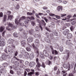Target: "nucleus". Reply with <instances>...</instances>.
Masks as SVG:
<instances>
[{
    "mask_svg": "<svg viewBox=\"0 0 76 76\" xmlns=\"http://www.w3.org/2000/svg\"><path fill=\"white\" fill-rule=\"evenodd\" d=\"M74 28H74V27H73V26H71V27H70V29L71 31H72V30H73V29H74Z\"/></svg>",
    "mask_w": 76,
    "mask_h": 76,
    "instance_id": "obj_43",
    "label": "nucleus"
},
{
    "mask_svg": "<svg viewBox=\"0 0 76 76\" xmlns=\"http://www.w3.org/2000/svg\"><path fill=\"white\" fill-rule=\"evenodd\" d=\"M13 35L14 37H18V35L17 33L16 32L14 33L13 34Z\"/></svg>",
    "mask_w": 76,
    "mask_h": 76,
    "instance_id": "obj_36",
    "label": "nucleus"
},
{
    "mask_svg": "<svg viewBox=\"0 0 76 76\" xmlns=\"http://www.w3.org/2000/svg\"><path fill=\"white\" fill-rule=\"evenodd\" d=\"M65 52L66 54H67V56H69L70 51L69 50H66L65 51Z\"/></svg>",
    "mask_w": 76,
    "mask_h": 76,
    "instance_id": "obj_24",
    "label": "nucleus"
},
{
    "mask_svg": "<svg viewBox=\"0 0 76 76\" xmlns=\"http://www.w3.org/2000/svg\"><path fill=\"white\" fill-rule=\"evenodd\" d=\"M4 29V27L3 26H1L0 28V32H2L3 31V30Z\"/></svg>",
    "mask_w": 76,
    "mask_h": 76,
    "instance_id": "obj_29",
    "label": "nucleus"
},
{
    "mask_svg": "<svg viewBox=\"0 0 76 76\" xmlns=\"http://www.w3.org/2000/svg\"><path fill=\"white\" fill-rule=\"evenodd\" d=\"M69 58V56H64L63 58V60H64V61H67V60H68Z\"/></svg>",
    "mask_w": 76,
    "mask_h": 76,
    "instance_id": "obj_11",
    "label": "nucleus"
},
{
    "mask_svg": "<svg viewBox=\"0 0 76 76\" xmlns=\"http://www.w3.org/2000/svg\"><path fill=\"white\" fill-rule=\"evenodd\" d=\"M34 37H36V38H39V37H40L41 36L39 35V34H36L34 35Z\"/></svg>",
    "mask_w": 76,
    "mask_h": 76,
    "instance_id": "obj_30",
    "label": "nucleus"
},
{
    "mask_svg": "<svg viewBox=\"0 0 76 76\" xmlns=\"http://www.w3.org/2000/svg\"><path fill=\"white\" fill-rule=\"evenodd\" d=\"M33 48L34 49V50L36 51L37 53L38 54V56L39 55V50H38V48H37L35 46H33Z\"/></svg>",
    "mask_w": 76,
    "mask_h": 76,
    "instance_id": "obj_9",
    "label": "nucleus"
},
{
    "mask_svg": "<svg viewBox=\"0 0 76 76\" xmlns=\"http://www.w3.org/2000/svg\"><path fill=\"white\" fill-rule=\"evenodd\" d=\"M3 69H1V67H0V76H1V73H2V71Z\"/></svg>",
    "mask_w": 76,
    "mask_h": 76,
    "instance_id": "obj_53",
    "label": "nucleus"
},
{
    "mask_svg": "<svg viewBox=\"0 0 76 76\" xmlns=\"http://www.w3.org/2000/svg\"><path fill=\"white\" fill-rule=\"evenodd\" d=\"M44 19L45 20L46 22H48L47 21H48V20L45 17L44 18Z\"/></svg>",
    "mask_w": 76,
    "mask_h": 76,
    "instance_id": "obj_55",
    "label": "nucleus"
},
{
    "mask_svg": "<svg viewBox=\"0 0 76 76\" xmlns=\"http://www.w3.org/2000/svg\"><path fill=\"white\" fill-rule=\"evenodd\" d=\"M31 25H32V26H35V22L34 21H32L31 22Z\"/></svg>",
    "mask_w": 76,
    "mask_h": 76,
    "instance_id": "obj_50",
    "label": "nucleus"
},
{
    "mask_svg": "<svg viewBox=\"0 0 76 76\" xmlns=\"http://www.w3.org/2000/svg\"><path fill=\"white\" fill-rule=\"evenodd\" d=\"M35 31H39V27H38V26H36V27L35 28Z\"/></svg>",
    "mask_w": 76,
    "mask_h": 76,
    "instance_id": "obj_40",
    "label": "nucleus"
},
{
    "mask_svg": "<svg viewBox=\"0 0 76 76\" xmlns=\"http://www.w3.org/2000/svg\"><path fill=\"white\" fill-rule=\"evenodd\" d=\"M47 9H48V8L46 7H43V9H44V10H47Z\"/></svg>",
    "mask_w": 76,
    "mask_h": 76,
    "instance_id": "obj_62",
    "label": "nucleus"
},
{
    "mask_svg": "<svg viewBox=\"0 0 76 76\" xmlns=\"http://www.w3.org/2000/svg\"><path fill=\"white\" fill-rule=\"evenodd\" d=\"M59 50L60 51H63V47H61Z\"/></svg>",
    "mask_w": 76,
    "mask_h": 76,
    "instance_id": "obj_47",
    "label": "nucleus"
},
{
    "mask_svg": "<svg viewBox=\"0 0 76 76\" xmlns=\"http://www.w3.org/2000/svg\"><path fill=\"white\" fill-rule=\"evenodd\" d=\"M27 20H28V21H30V20H31V17L30 16H27L26 17V18Z\"/></svg>",
    "mask_w": 76,
    "mask_h": 76,
    "instance_id": "obj_39",
    "label": "nucleus"
},
{
    "mask_svg": "<svg viewBox=\"0 0 76 76\" xmlns=\"http://www.w3.org/2000/svg\"><path fill=\"white\" fill-rule=\"evenodd\" d=\"M57 66H55L54 68V70L55 71H56V70H57Z\"/></svg>",
    "mask_w": 76,
    "mask_h": 76,
    "instance_id": "obj_59",
    "label": "nucleus"
},
{
    "mask_svg": "<svg viewBox=\"0 0 76 76\" xmlns=\"http://www.w3.org/2000/svg\"><path fill=\"white\" fill-rule=\"evenodd\" d=\"M66 45H68L69 46H72V44L70 42V40H68L66 41Z\"/></svg>",
    "mask_w": 76,
    "mask_h": 76,
    "instance_id": "obj_17",
    "label": "nucleus"
},
{
    "mask_svg": "<svg viewBox=\"0 0 76 76\" xmlns=\"http://www.w3.org/2000/svg\"><path fill=\"white\" fill-rule=\"evenodd\" d=\"M29 22V21L28 20H26L24 22V23L25 24H28V22Z\"/></svg>",
    "mask_w": 76,
    "mask_h": 76,
    "instance_id": "obj_60",
    "label": "nucleus"
},
{
    "mask_svg": "<svg viewBox=\"0 0 76 76\" xmlns=\"http://www.w3.org/2000/svg\"><path fill=\"white\" fill-rule=\"evenodd\" d=\"M19 64V63H18V62L17 61H15V66H18Z\"/></svg>",
    "mask_w": 76,
    "mask_h": 76,
    "instance_id": "obj_34",
    "label": "nucleus"
},
{
    "mask_svg": "<svg viewBox=\"0 0 76 76\" xmlns=\"http://www.w3.org/2000/svg\"><path fill=\"white\" fill-rule=\"evenodd\" d=\"M54 52H55V54H56V55H57V54H58V52H57V50H54Z\"/></svg>",
    "mask_w": 76,
    "mask_h": 76,
    "instance_id": "obj_61",
    "label": "nucleus"
},
{
    "mask_svg": "<svg viewBox=\"0 0 76 76\" xmlns=\"http://www.w3.org/2000/svg\"><path fill=\"white\" fill-rule=\"evenodd\" d=\"M31 48H32V47L31 45H29V46L26 48V49L27 51H31Z\"/></svg>",
    "mask_w": 76,
    "mask_h": 76,
    "instance_id": "obj_19",
    "label": "nucleus"
},
{
    "mask_svg": "<svg viewBox=\"0 0 76 76\" xmlns=\"http://www.w3.org/2000/svg\"><path fill=\"white\" fill-rule=\"evenodd\" d=\"M69 33V30L68 29H66L64 30L63 32V34L64 35H67Z\"/></svg>",
    "mask_w": 76,
    "mask_h": 76,
    "instance_id": "obj_8",
    "label": "nucleus"
},
{
    "mask_svg": "<svg viewBox=\"0 0 76 76\" xmlns=\"http://www.w3.org/2000/svg\"><path fill=\"white\" fill-rule=\"evenodd\" d=\"M14 41V40L12 39H9V42H10L9 44H12V43H13Z\"/></svg>",
    "mask_w": 76,
    "mask_h": 76,
    "instance_id": "obj_27",
    "label": "nucleus"
},
{
    "mask_svg": "<svg viewBox=\"0 0 76 76\" xmlns=\"http://www.w3.org/2000/svg\"><path fill=\"white\" fill-rule=\"evenodd\" d=\"M72 37V34L71 33L68 34L67 36V38L68 39H70Z\"/></svg>",
    "mask_w": 76,
    "mask_h": 76,
    "instance_id": "obj_21",
    "label": "nucleus"
},
{
    "mask_svg": "<svg viewBox=\"0 0 76 76\" xmlns=\"http://www.w3.org/2000/svg\"><path fill=\"white\" fill-rule=\"evenodd\" d=\"M29 57L30 58H31V59H32L34 57V55L32 54H30V56H29Z\"/></svg>",
    "mask_w": 76,
    "mask_h": 76,
    "instance_id": "obj_32",
    "label": "nucleus"
},
{
    "mask_svg": "<svg viewBox=\"0 0 76 76\" xmlns=\"http://www.w3.org/2000/svg\"><path fill=\"white\" fill-rule=\"evenodd\" d=\"M10 73L11 74H12V75H13V74H14V72L12 70H10Z\"/></svg>",
    "mask_w": 76,
    "mask_h": 76,
    "instance_id": "obj_51",
    "label": "nucleus"
},
{
    "mask_svg": "<svg viewBox=\"0 0 76 76\" xmlns=\"http://www.w3.org/2000/svg\"><path fill=\"white\" fill-rule=\"evenodd\" d=\"M6 19H7V16L6 15H4L3 21L4 22H6Z\"/></svg>",
    "mask_w": 76,
    "mask_h": 76,
    "instance_id": "obj_28",
    "label": "nucleus"
},
{
    "mask_svg": "<svg viewBox=\"0 0 76 76\" xmlns=\"http://www.w3.org/2000/svg\"><path fill=\"white\" fill-rule=\"evenodd\" d=\"M41 22L44 25V26H46V23H45V21H44L43 20H42Z\"/></svg>",
    "mask_w": 76,
    "mask_h": 76,
    "instance_id": "obj_35",
    "label": "nucleus"
},
{
    "mask_svg": "<svg viewBox=\"0 0 76 76\" xmlns=\"http://www.w3.org/2000/svg\"><path fill=\"white\" fill-rule=\"evenodd\" d=\"M0 46L1 47H4L5 45V40L4 39H2L0 41Z\"/></svg>",
    "mask_w": 76,
    "mask_h": 76,
    "instance_id": "obj_5",
    "label": "nucleus"
},
{
    "mask_svg": "<svg viewBox=\"0 0 76 76\" xmlns=\"http://www.w3.org/2000/svg\"><path fill=\"white\" fill-rule=\"evenodd\" d=\"M14 58L15 60H17V61H19V59L18 58H16V56H14Z\"/></svg>",
    "mask_w": 76,
    "mask_h": 76,
    "instance_id": "obj_58",
    "label": "nucleus"
},
{
    "mask_svg": "<svg viewBox=\"0 0 76 76\" xmlns=\"http://www.w3.org/2000/svg\"><path fill=\"white\" fill-rule=\"evenodd\" d=\"M34 44L37 47H38L39 45V44H40V42H39V40L37 39L34 41Z\"/></svg>",
    "mask_w": 76,
    "mask_h": 76,
    "instance_id": "obj_7",
    "label": "nucleus"
},
{
    "mask_svg": "<svg viewBox=\"0 0 76 76\" xmlns=\"http://www.w3.org/2000/svg\"><path fill=\"white\" fill-rule=\"evenodd\" d=\"M19 24L20 25H21V26H23L24 25V23H23L20 22Z\"/></svg>",
    "mask_w": 76,
    "mask_h": 76,
    "instance_id": "obj_54",
    "label": "nucleus"
},
{
    "mask_svg": "<svg viewBox=\"0 0 76 76\" xmlns=\"http://www.w3.org/2000/svg\"><path fill=\"white\" fill-rule=\"evenodd\" d=\"M55 48L56 49H59V45L57 44L55 45Z\"/></svg>",
    "mask_w": 76,
    "mask_h": 76,
    "instance_id": "obj_41",
    "label": "nucleus"
},
{
    "mask_svg": "<svg viewBox=\"0 0 76 76\" xmlns=\"http://www.w3.org/2000/svg\"><path fill=\"white\" fill-rule=\"evenodd\" d=\"M4 51L7 54H10V53H13V50L11 48H8V50L5 49Z\"/></svg>",
    "mask_w": 76,
    "mask_h": 76,
    "instance_id": "obj_1",
    "label": "nucleus"
},
{
    "mask_svg": "<svg viewBox=\"0 0 76 76\" xmlns=\"http://www.w3.org/2000/svg\"><path fill=\"white\" fill-rule=\"evenodd\" d=\"M31 72H28L27 74V76H32V75H34L35 73V70L34 69H31Z\"/></svg>",
    "mask_w": 76,
    "mask_h": 76,
    "instance_id": "obj_6",
    "label": "nucleus"
},
{
    "mask_svg": "<svg viewBox=\"0 0 76 76\" xmlns=\"http://www.w3.org/2000/svg\"><path fill=\"white\" fill-rule=\"evenodd\" d=\"M24 57L26 59H28L29 58V54H25L24 55Z\"/></svg>",
    "mask_w": 76,
    "mask_h": 76,
    "instance_id": "obj_26",
    "label": "nucleus"
},
{
    "mask_svg": "<svg viewBox=\"0 0 76 76\" xmlns=\"http://www.w3.org/2000/svg\"><path fill=\"white\" fill-rule=\"evenodd\" d=\"M8 64H7V63H4L3 64V67H5L6 66H7Z\"/></svg>",
    "mask_w": 76,
    "mask_h": 76,
    "instance_id": "obj_37",
    "label": "nucleus"
},
{
    "mask_svg": "<svg viewBox=\"0 0 76 76\" xmlns=\"http://www.w3.org/2000/svg\"><path fill=\"white\" fill-rule=\"evenodd\" d=\"M26 19V18L24 16H22L21 18H20L18 21V18L16 19L15 20V23L16 24V25H19V22H20V21L21 20H23L24 19Z\"/></svg>",
    "mask_w": 76,
    "mask_h": 76,
    "instance_id": "obj_2",
    "label": "nucleus"
},
{
    "mask_svg": "<svg viewBox=\"0 0 76 76\" xmlns=\"http://www.w3.org/2000/svg\"><path fill=\"white\" fill-rule=\"evenodd\" d=\"M2 58L3 60H6L7 58V56L5 53H3L2 55Z\"/></svg>",
    "mask_w": 76,
    "mask_h": 76,
    "instance_id": "obj_16",
    "label": "nucleus"
},
{
    "mask_svg": "<svg viewBox=\"0 0 76 76\" xmlns=\"http://www.w3.org/2000/svg\"><path fill=\"white\" fill-rule=\"evenodd\" d=\"M3 12H1L0 13V17H1V18L3 17Z\"/></svg>",
    "mask_w": 76,
    "mask_h": 76,
    "instance_id": "obj_63",
    "label": "nucleus"
},
{
    "mask_svg": "<svg viewBox=\"0 0 76 76\" xmlns=\"http://www.w3.org/2000/svg\"><path fill=\"white\" fill-rule=\"evenodd\" d=\"M27 14L28 16H30V15H33V13H32V12H27Z\"/></svg>",
    "mask_w": 76,
    "mask_h": 76,
    "instance_id": "obj_38",
    "label": "nucleus"
},
{
    "mask_svg": "<svg viewBox=\"0 0 76 76\" xmlns=\"http://www.w3.org/2000/svg\"><path fill=\"white\" fill-rule=\"evenodd\" d=\"M70 26V24L69 23H65L64 24V29H65V28H66L67 26Z\"/></svg>",
    "mask_w": 76,
    "mask_h": 76,
    "instance_id": "obj_20",
    "label": "nucleus"
},
{
    "mask_svg": "<svg viewBox=\"0 0 76 76\" xmlns=\"http://www.w3.org/2000/svg\"><path fill=\"white\" fill-rule=\"evenodd\" d=\"M42 66L43 67V68H45V65L44 62H42Z\"/></svg>",
    "mask_w": 76,
    "mask_h": 76,
    "instance_id": "obj_45",
    "label": "nucleus"
},
{
    "mask_svg": "<svg viewBox=\"0 0 76 76\" xmlns=\"http://www.w3.org/2000/svg\"><path fill=\"white\" fill-rule=\"evenodd\" d=\"M67 2H68V1H63V4H66V3H67Z\"/></svg>",
    "mask_w": 76,
    "mask_h": 76,
    "instance_id": "obj_57",
    "label": "nucleus"
},
{
    "mask_svg": "<svg viewBox=\"0 0 76 76\" xmlns=\"http://www.w3.org/2000/svg\"><path fill=\"white\" fill-rule=\"evenodd\" d=\"M35 75L36 76H39V73L38 72H35Z\"/></svg>",
    "mask_w": 76,
    "mask_h": 76,
    "instance_id": "obj_44",
    "label": "nucleus"
},
{
    "mask_svg": "<svg viewBox=\"0 0 76 76\" xmlns=\"http://www.w3.org/2000/svg\"><path fill=\"white\" fill-rule=\"evenodd\" d=\"M39 56L42 58H45V57H44V56L42 54V52H40Z\"/></svg>",
    "mask_w": 76,
    "mask_h": 76,
    "instance_id": "obj_25",
    "label": "nucleus"
},
{
    "mask_svg": "<svg viewBox=\"0 0 76 76\" xmlns=\"http://www.w3.org/2000/svg\"><path fill=\"white\" fill-rule=\"evenodd\" d=\"M20 31H21V37L24 38H27V34L25 33V31L22 29L21 30H20Z\"/></svg>",
    "mask_w": 76,
    "mask_h": 76,
    "instance_id": "obj_4",
    "label": "nucleus"
},
{
    "mask_svg": "<svg viewBox=\"0 0 76 76\" xmlns=\"http://www.w3.org/2000/svg\"><path fill=\"white\" fill-rule=\"evenodd\" d=\"M25 70H26V71L27 72H30V71H31V70H30V69H25Z\"/></svg>",
    "mask_w": 76,
    "mask_h": 76,
    "instance_id": "obj_56",
    "label": "nucleus"
},
{
    "mask_svg": "<svg viewBox=\"0 0 76 76\" xmlns=\"http://www.w3.org/2000/svg\"><path fill=\"white\" fill-rule=\"evenodd\" d=\"M73 75L72 73H70L69 74L68 76H73Z\"/></svg>",
    "mask_w": 76,
    "mask_h": 76,
    "instance_id": "obj_64",
    "label": "nucleus"
},
{
    "mask_svg": "<svg viewBox=\"0 0 76 76\" xmlns=\"http://www.w3.org/2000/svg\"><path fill=\"white\" fill-rule=\"evenodd\" d=\"M12 18H13V15H8V20L10 19V20H11Z\"/></svg>",
    "mask_w": 76,
    "mask_h": 76,
    "instance_id": "obj_22",
    "label": "nucleus"
},
{
    "mask_svg": "<svg viewBox=\"0 0 76 76\" xmlns=\"http://www.w3.org/2000/svg\"><path fill=\"white\" fill-rule=\"evenodd\" d=\"M63 66L64 68H65V69H70V68H72L71 65L69 64L67 62H65L64 63Z\"/></svg>",
    "mask_w": 76,
    "mask_h": 76,
    "instance_id": "obj_3",
    "label": "nucleus"
},
{
    "mask_svg": "<svg viewBox=\"0 0 76 76\" xmlns=\"http://www.w3.org/2000/svg\"><path fill=\"white\" fill-rule=\"evenodd\" d=\"M55 16L56 17V18L58 19H60L61 17L60 16H58V15H55Z\"/></svg>",
    "mask_w": 76,
    "mask_h": 76,
    "instance_id": "obj_49",
    "label": "nucleus"
},
{
    "mask_svg": "<svg viewBox=\"0 0 76 76\" xmlns=\"http://www.w3.org/2000/svg\"><path fill=\"white\" fill-rule=\"evenodd\" d=\"M24 76H26V75H27V72L25 70L24 71Z\"/></svg>",
    "mask_w": 76,
    "mask_h": 76,
    "instance_id": "obj_46",
    "label": "nucleus"
},
{
    "mask_svg": "<svg viewBox=\"0 0 76 76\" xmlns=\"http://www.w3.org/2000/svg\"><path fill=\"white\" fill-rule=\"evenodd\" d=\"M8 25L10 27H11L12 28H11V29H15V27L13 26V24L9 23H8Z\"/></svg>",
    "mask_w": 76,
    "mask_h": 76,
    "instance_id": "obj_18",
    "label": "nucleus"
},
{
    "mask_svg": "<svg viewBox=\"0 0 76 76\" xmlns=\"http://www.w3.org/2000/svg\"><path fill=\"white\" fill-rule=\"evenodd\" d=\"M21 45L23 47H25L26 45V41L23 40L21 42Z\"/></svg>",
    "mask_w": 76,
    "mask_h": 76,
    "instance_id": "obj_13",
    "label": "nucleus"
},
{
    "mask_svg": "<svg viewBox=\"0 0 76 76\" xmlns=\"http://www.w3.org/2000/svg\"><path fill=\"white\" fill-rule=\"evenodd\" d=\"M36 63L37 64V68L38 67V68H39L40 67V66H41V64H39V59L38 58H37L36 59Z\"/></svg>",
    "mask_w": 76,
    "mask_h": 76,
    "instance_id": "obj_10",
    "label": "nucleus"
},
{
    "mask_svg": "<svg viewBox=\"0 0 76 76\" xmlns=\"http://www.w3.org/2000/svg\"><path fill=\"white\" fill-rule=\"evenodd\" d=\"M57 10L58 12L63 10V7L61 6H58L57 8Z\"/></svg>",
    "mask_w": 76,
    "mask_h": 76,
    "instance_id": "obj_12",
    "label": "nucleus"
},
{
    "mask_svg": "<svg viewBox=\"0 0 76 76\" xmlns=\"http://www.w3.org/2000/svg\"><path fill=\"white\" fill-rule=\"evenodd\" d=\"M19 9V4H17L15 7V9L16 10H18Z\"/></svg>",
    "mask_w": 76,
    "mask_h": 76,
    "instance_id": "obj_42",
    "label": "nucleus"
},
{
    "mask_svg": "<svg viewBox=\"0 0 76 76\" xmlns=\"http://www.w3.org/2000/svg\"><path fill=\"white\" fill-rule=\"evenodd\" d=\"M33 41V38L32 37H29L27 39V41L28 42H32Z\"/></svg>",
    "mask_w": 76,
    "mask_h": 76,
    "instance_id": "obj_15",
    "label": "nucleus"
},
{
    "mask_svg": "<svg viewBox=\"0 0 76 76\" xmlns=\"http://www.w3.org/2000/svg\"><path fill=\"white\" fill-rule=\"evenodd\" d=\"M66 14H61L60 16L61 18H64V16H66Z\"/></svg>",
    "mask_w": 76,
    "mask_h": 76,
    "instance_id": "obj_33",
    "label": "nucleus"
},
{
    "mask_svg": "<svg viewBox=\"0 0 76 76\" xmlns=\"http://www.w3.org/2000/svg\"><path fill=\"white\" fill-rule=\"evenodd\" d=\"M43 53L45 57H48L49 55L48 54V53H47V51L44 50L43 51Z\"/></svg>",
    "mask_w": 76,
    "mask_h": 76,
    "instance_id": "obj_14",
    "label": "nucleus"
},
{
    "mask_svg": "<svg viewBox=\"0 0 76 76\" xmlns=\"http://www.w3.org/2000/svg\"><path fill=\"white\" fill-rule=\"evenodd\" d=\"M31 20H35V18L34 16H31L30 17Z\"/></svg>",
    "mask_w": 76,
    "mask_h": 76,
    "instance_id": "obj_52",
    "label": "nucleus"
},
{
    "mask_svg": "<svg viewBox=\"0 0 76 76\" xmlns=\"http://www.w3.org/2000/svg\"><path fill=\"white\" fill-rule=\"evenodd\" d=\"M46 63L47 64H48V65H50L51 64V62L48 60L46 61Z\"/></svg>",
    "mask_w": 76,
    "mask_h": 76,
    "instance_id": "obj_31",
    "label": "nucleus"
},
{
    "mask_svg": "<svg viewBox=\"0 0 76 76\" xmlns=\"http://www.w3.org/2000/svg\"><path fill=\"white\" fill-rule=\"evenodd\" d=\"M76 23L75 21H72L71 23V24L72 25H74Z\"/></svg>",
    "mask_w": 76,
    "mask_h": 76,
    "instance_id": "obj_48",
    "label": "nucleus"
},
{
    "mask_svg": "<svg viewBox=\"0 0 76 76\" xmlns=\"http://www.w3.org/2000/svg\"><path fill=\"white\" fill-rule=\"evenodd\" d=\"M35 64V63L34 62H31L30 63L29 66H31V67H33L34 65Z\"/></svg>",
    "mask_w": 76,
    "mask_h": 76,
    "instance_id": "obj_23",
    "label": "nucleus"
}]
</instances>
